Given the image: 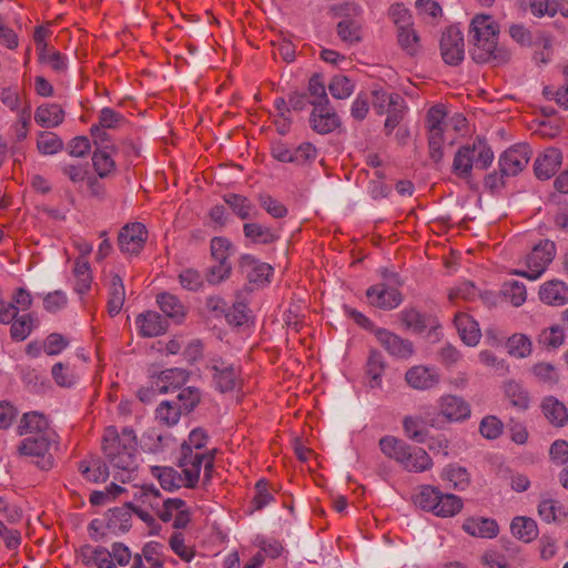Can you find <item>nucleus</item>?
<instances>
[{
	"mask_svg": "<svg viewBox=\"0 0 568 568\" xmlns=\"http://www.w3.org/2000/svg\"><path fill=\"white\" fill-rule=\"evenodd\" d=\"M102 449L113 466L114 478L125 483L132 478L138 468L135 452L136 437L132 429L123 428L121 433L115 427H108L102 439Z\"/></svg>",
	"mask_w": 568,
	"mask_h": 568,
	"instance_id": "obj_1",
	"label": "nucleus"
},
{
	"mask_svg": "<svg viewBox=\"0 0 568 568\" xmlns=\"http://www.w3.org/2000/svg\"><path fill=\"white\" fill-rule=\"evenodd\" d=\"M474 41L473 58L477 62H489L495 65L509 61L508 49L498 45L499 26L491 16L477 14L470 23V31Z\"/></svg>",
	"mask_w": 568,
	"mask_h": 568,
	"instance_id": "obj_2",
	"label": "nucleus"
},
{
	"mask_svg": "<svg viewBox=\"0 0 568 568\" xmlns=\"http://www.w3.org/2000/svg\"><path fill=\"white\" fill-rule=\"evenodd\" d=\"M207 435L201 428L193 429L187 442L181 447L180 468L186 474L189 481L199 480L202 467L204 468V477L209 479L214 463L213 452H202L205 446Z\"/></svg>",
	"mask_w": 568,
	"mask_h": 568,
	"instance_id": "obj_3",
	"label": "nucleus"
},
{
	"mask_svg": "<svg viewBox=\"0 0 568 568\" xmlns=\"http://www.w3.org/2000/svg\"><path fill=\"white\" fill-rule=\"evenodd\" d=\"M465 122L460 115L449 119L445 109L435 105L429 109L426 118V126L428 131L429 154L435 162H439L443 158V146L447 140L446 134L449 129L457 130V123Z\"/></svg>",
	"mask_w": 568,
	"mask_h": 568,
	"instance_id": "obj_4",
	"label": "nucleus"
},
{
	"mask_svg": "<svg viewBox=\"0 0 568 568\" xmlns=\"http://www.w3.org/2000/svg\"><path fill=\"white\" fill-rule=\"evenodd\" d=\"M415 504L438 517H453L463 508V501L453 494H444L434 486H423L414 498Z\"/></svg>",
	"mask_w": 568,
	"mask_h": 568,
	"instance_id": "obj_5",
	"label": "nucleus"
},
{
	"mask_svg": "<svg viewBox=\"0 0 568 568\" xmlns=\"http://www.w3.org/2000/svg\"><path fill=\"white\" fill-rule=\"evenodd\" d=\"M555 256V243L550 240L539 241L524 257L523 264L525 268L514 270L510 273L529 281H536L541 277Z\"/></svg>",
	"mask_w": 568,
	"mask_h": 568,
	"instance_id": "obj_6",
	"label": "nucleus"
},
{
	"mask_svg": "<svg viewBox=\"0 0 568 568\" xmlns=\"http://www.w3.org/2000/svg\"><path fill=\"white\" fill-rule=\"evenodd\" d=\"M57 437L26 436L17 447L20 456L29 457L42 470H49L53 466V457L50 454L51 446Z\"/></svg>",
	"mask_w": 568,
	"mask_h": 568,
	"instance_id": "obj_7",
	"label": "nucleus"
},
{
	"mask_svg": "<svg viewBox=\"0 0 568 568\" xmlns=\"http://www.w3.org/2000/svg\"><path fill=\"white\" fill-rule=\"evenodd\" d=\"M436 408L438 416L448 423H460L470 417V405L460 396L443 395L438 398Z\"/></svg>",
	"mask_w": 568,
	"mask_h": 568,
	"instance_id": "obj_8",
	"label": "nucleus"
},
{
	"mask_svg": "<svg viewBox=\"0 0 568 568\" xmlns=\"http://www.w3.org/2000/svg\"><path fill=\"white\" fill-rule=\"evenodd\" d=\"M531 151L527 144H516L506 150L499 158V170L503 175L515 176L529 163Z\"/></svg>",
	"mask_w": 568,
	"mask_h": 568,
	"instance_id": "obj_9",
	"label": "nucleus"
},
{
	"mask_svg": "<svg viewBox=\"0 0 568 568\" xmlns=\"http://www.w3.org/2000/svg\"><path fill=\"white\" fill-rule=\"evenodd\" d=\"M366 297L369 305L384 311L394 310L403 302L398 288L386 283H377L368 287Z\"/></svg>",
	"mask_w": 568,
	"mask_h": 568,
	"instance_id": "obj_10",
	"label": "nucleus"
},
{
	"mask_svg": "<svg viewBox=\"0 0 568 568\" xmlns=\"http://www.w3.org/2000/svg\"><path fill=\"white\" fill-rule=\"evenodd\" d=\"M440 51L446 63L452 65L459 64L465 54L464 37L456 27L447 28L440 39Z\"/></svg>",
	"mask_w": 568,
	"mask_h": 568,
	"instance_id": "obj_11",
	"label": "nucleus"
},
{
	"mask_svg": "<svg viewBox=\"0 0 568 568\" xmlns=\"http://www.w3.org/2000/svg\"><path fill=\"white\" fill-rule=\"evenodd\" d=\"M148 239L145 226L139 222L126 224L119 234V246L123 253L135 255L141 252Z\"/></svg>",
	"mask_w": 568,
	"mask_h": 568,
	"instance_id": "obj_12",
	"label": "nucleus"
},
{
	"mask_svg": "<svg viewBox=\"0 0 568 568\" xmlns=\"http://www.w3.org/2000/svg\"><path fill=\"white\" fill-rule=\"evenodd\" d=\"M210 369L212 372L215 387L220 392H231L239 386V372L233 364H230L222 358H214L211 362Z\"/></svg>",
	"mask_w": 568,
	"mask_h": 568,
	"instance_id": "obj_13",
	"label": "nucleus"
},
{
	"mask_svg": "<svg viewBox=\"0 0 568 568\" xmlns=\"http://www.w3.org/2000/svg\"><path fill=\"white\" fill-rule=\"evenodd\" d=\"M341 124L339 118L329 103L313 105L310 125L318 134H327Z\"/></svg>",
	"mask_w": 568,
	"mask_h": 568,
	"instance_id": "obj_14",
	"label": "nucleus"
},
{
	"mask_svg": "<svg viewBox=\"0 0 568 568\" xmlns=\"http://www.w3.org/2000/svg\"><path fill=\"white\" fill-rule=\"evenodd\" d=\"M405 381L414 389L426 390L438 385L440 375L435 367L416 365L406 372Z\"/></svg>",
	"mask_w": 568,
	"mask_h": 568,
	"instance_id": "obj_15",
	"label": "nucleus"
},
{
	"mask_svg": "<svg viewBox=\"0 0 568 568\" xmlns=\"http://www.w3.org/2000/svg\"><path fill=\"white\" fill-rule=\"evenodd\" d=\"M375 336L378 343L394 357L408 358L414 352L413 344L409 341L385 328L375 329Z\"/></svg>",
	"mask_w": 568,
	"mask_h": 568,
	"instance_id": "obj_16",
	"label": "nucleus"
},
{
	"mask_svg": "<svg viewBox=\"0 0 568 568\" xmlns=\"http://www.w3.org/2000/svg\"><path fill=\"white\" fill-rule=\"evenodd\" d=\"M151 474L155 478H158L161 487L166 490L179 489L180 487H194L199 480H194L192 483L189 481V478L185 473H179L176 469L172 467L164 466H153L151 467Z\"/></svg>",
	"mask_w": 568,
	"mask_h": 568,
	"instance_id": "obj_17",
	"label": "nucleus"
},
{
	"mask_svg": "<svg viewBox=\"0 0 568 568\" xmlns=\"http://www.w3.org/2000/svg\"><path fill=\"white\" fill-rule=\"evenodd\" d=\"M160 519L164 523L173 520V527L182 529L185 528L191 520V510L184 500L180 498H166V506L160 515Z\"/></svg>",
	"mask_w": 568,
	"mask_h": 568,
	"instance_id": "obj_18",
	"label": "nucleus"
},
{
	"mask_svg": "<svg viewBox=\"0 0 568 568\" xmlns=\"http://www.w3.org/2000/svg\"><path fill=\"white\" fill-rule=\"evenodd\" d=\"M20 435L57 437L53 429L49 427L47 418L37 412L23 415L20 425Z\"/></svg>",
	"mask_w": 568,
	"mask_h": 568,
	"instance_id": "obj_19",
	"label": "nucleus"
},
{
	"mask_svg": "<svg viewBox=\"0 0 568 568\" xmlns=\"http://www.w3.org/2000/svg\"><path fill=\"white\" fill-rule=\"evenodd\" d=\"M139 334L143 337H156L164 334L168 329V323L161 315L154 311H148L140 314L135 321Z\"/></svg>",
	"mask_w": 568,
	"mask_h": 568,
	"instance_id": "obj_20",
	"label": "nucleus"
},
{
	"mask_svg": "<svg viewBox=\"0 0 568 568\" xmlns=\"http://www.w3.org/2000/svg\"><path fill=\"white\" fill-rule=\"evenodd\" d=\"M79 558L85 566L116 568L112 560L111 552L104 547L84 545L79 550Z\"/></svg>",
	"mask_w": 568,
	"mask_h": 568,
	"instance_id": "obj_21",
	"label": "nucleus"
},
{
	"mask_svg": "<svg viewBox=\"0 0 568 568\" xmlns=\"http://www.w3.org/2000/svg\"><path fill=\"white\" fill-rule=\"evenodd\" d=\"M243 274L251 283L263 284L268 282L272 275V266L267 263L260 262L254 257L246 255L243 256L240 263Z\"/></svg>",
	"mask_w": 568,
	"mask_h": 568,
	"instance_id": "obj_22",
	"label": "nucleus"
},
{
	"mask_svg": "<svg viewBox=\"0 0 568 568\" xmlns=\"http://www.w3.org/2000/svg\"><path fill=\"white\" fill-rule=\"evenodd\" d=\"M561 153L558 149H547L535 162V173L540 180L551 178L561 164Z\"/></svg>",
	"mask_w": 568,
	"mask_h": 568,
	"instance_id": "obj_23",
	"label": "nucleus"
},
{
	"mask_svg": "<svg viewBox=\"0 0 568 568\" xmlns=\"http://www.w3.org/2000/svg\"><path fill=\"white\" fill-rule=\"evenodd\" d=\"M65 113L57 103H43L34 111V121L44 129H54L64 121Z\"/></svg>",
	"mask_w": 568,
	"mask_h": 568,
	"instance_id": "obj_24",
	"label": "nucleus"
},
{
	"mask_svg": "<svg viewBox=\"0 0 568 568\" xmlns=\"http://www.w3.org/2000/svg\"><path fill=\"white\" fill-rule=\"evenodd\" d=\"M400 465L408 471L422 473L433 466V460L425 449L407 445Z\"/></svg>",
	"mask_w": 568,
	"mask_h": 568,
	"instance_id": "obj_25",
	"label": "nucleus"
},
{
	"mask_svg": "<svg viewBox=\"0 0 568 568\" xmlns=\"http://www.w3.org/2000/svg\"><path fill=\"white\" fill-rule=\"evenodd\" d=\"M462 341L468 346H476L481 337L478 323L465 313H458L454 320Z\"/></svg>",
	"mask_w": 568,
	"mask_h": 568,
	"instance_id": "obj_26",
	"label": "nucleus"
},
{
	"mask_svg": "<svg viewBox=\"0 0 568 568\" xmlns=\"http://www.w3.org/2000/svg\"><path fill=\"white\" fill-rule=\"evenodd\" d=\"M463 529L475 537L494 538L499 532L497 523L491 518L474 517L468 518L463 524Z\"/></svg>",
	"mask_w": 568,
	"mask_h": 568,
	"instance_id": "obj_27",
	"label": "nucleus"
},
{
	"mask_svg": "<svg viewBox=\"0 0 568 568\" xmlns=\"http://www.w3.org/2000/svg\"><path fill=\"white\" fill-rule=\"evenodd\" d=\"M108 294V312L111 316H115L121 312L125 302V288L123 280L119 274H110Z\"/></svg>",
	"mask_w": 568,
	"mask_h": 568,
	"instance_id": "obj_28",
	"label": "nucleus"
},
{
	"mask_svg": "<svg viewBox=\"0 0 568 568\" xmlns=\"http://www.w3.org/2000/svg\"><path fill=\"white\" fill-rule=\"evenodd\" d=\"M539 298L548 305H564L568 302V288L561 281H548L540 286Z\"/></svg>",
	"mask_w": 568,
	"mask_h": 568,
	"instance_id": "obj_29",
	"label": "nucleus"
},
{
	"mask_svg": "<svg viewBox=\"0 0 568 568\" xmlns=\"http://www.w3.org/2000/svg\"><path fill=\"white\" fill-rule=\"evenodd\" d=\"M141 507L150 508L160 518L166 506V498H163L160 490L154 486H142L135 493Z\"/></svg>",
	"mask_w": 568,
	"mask_h": 568,
	"instance_id": "obj_30",
	"label": "nucleus"
},
{
	"mask_svg": "<svg viewBox=\"0 0 568 568\" xmlns=\"http://www.w3.org/2000/svg\"><path fill=\"white\" fill-rule=\"evenodd\" d=\"M511 535L520 541L530 542L538 537L537 523L526 516H517L510 523Z\"/></svg>",
	"mask_w": 568,
	"mask_h": 568,
	"instance_id": "obj_31",
	"label": "nucleus"
},
{
	"mask_svg": "<svg viewBox=\"0 0 568 568\" xmlns=\"http://www.w3.org/2000/svg\"><path fill=\"white\" fill-rule=\"evenodd\" d=\"M189 379V374L182 368H170L163 371L156 382L160 393L166 394L180 388Z\"/></svg>",
	"mask_w": 568,
	"mask_h": 568,
	"instance_id": "obj_32",
	"label": "nucleus"
},
{
	"mask_svg": "<svg viewBox=\"0 0 568 568\" xmlns=\"http://www.w3.org/2000/svg\"><path fill=\"white\" fill-rule=\"evenodd\" d=\"M538 515L548 524L564 523L568 518V511L565 506L551 498H545L539 501Z\"/></svg>",
	"mask_w": 568,
	"mask_h": 568,
	"instance_id": "obj_33",
	"label": "nucleus"
},
{
	"mask_svg": "<svg viewBox=\"0 0 568 568\" xmlns=\"http://www.w3.org/2000/svg\"><path fill=\"white\" fill-rule=\"evenodd\" d=\"M505 397L511 406L520 410H526L530 404V397L527 389L516 381H507L503 385Z\"/></svg>",
	"mask_w": 568,
	"mask_h": 568,
	"instance_id": "obj_34",
	"label": "nucleus"
},
{
	"mask_svg": "<svg viewBox=\"0 0 568 568\" xmlns=\"http://www.w3.org/2000/svg\"><path fill=\"white\" fill-rule=\"evenodd\" d=\"M545 417L554 426L560 427L568 422V412L565 405L555 397H546L541 403Z\"/></svg>",
	"mask_w": 568,
	"mask_h": 568,
	"instance_id": "obj_35",
	"label": "nucleus"
},
{
	"mask_svg": "<svg viewBox=\"0 0 568 568\" xmlns=\"http://www.w3.org/2000/svg\"><path fill=\"white\" fill-rule=\"evenodd\" d=\"M79 470L91 483H102L109 477L106 465L99 458L82 460L79 465Z\"/></svg>",
	"mask_w": 568,
	"mask_h": 568,
	"instance_id": "obj_36",
	"label": "nucleus"
},
{
	"mask_svg": "<svg viewBox=\"0 0 568 568\" xmlns=\"http://www.w3.org/2000/svg\"><path fill=\"white\" fill-rule=\"evenodd\" d=\"M469 145L460 148L455 154L453 162V172L462 178L467 179L471 174L473 166L475 165V154Z\"/></svg>",
	"mask_w": 568,
	"mask_h": 568,
	"instance_id": "obj_37",
	"label": "nucleus"
},
{
	"mask_svg": "<svg viewBox=\"0 0 568 568\" xmlns=\"http://www.w3.org/2000/svg\"><path fill=\"white\" fill-rule=\"evenodd\" d=\"M73 275L75 278L74 290L78 294H85L92 283V274L87 258L78 257L74 261Z\"/></svg>",
	"mask_w": 568,
	"mask_h": 568,
	"instance_id": "obj_38",
	"label": "nucleus"
},
{
	"mask_svg": "<svg viewBox=\"0 0 568 568\" xmlns=\"http://www.w3.org/2000/svg\"><path fill=\"white\" fill-rule=\"evenodd\" d=\"M243 231L247 239L257 244H270L278 237L273 229L258 223H246Z\"/></svg>",
	"mask_w": 568,
	"mask_h": 568,
	"instance_id": "obj_39",
	"label": "nucleus"
},
{
	"mask_svg": "<svg viewBox=\"0 0 568 568\" xmlns=\"http://www.w3.org/2000/svg\"><path fill=\"white\" fill-rule=\"evenodd\" d=\"M385 371L384 358L377 351H372L367 361L366 374L368 376V386L379 388L382 386V376Z\"/></svg>",
	"mask_w": 568,
	"mask_h": 568,
	"instance_id": "obj_40",
	"label": "nucleus"
},
{
	"mask_svg": "<svg viewBox=\"0 0 568 568\" xmlns=\"http://www.w3.org/2000/svg\"><path fill=\"white\" fill-rule=\"evenodd\" d=\"M158 304L161 311L170 318L180 322L184 317V306L176 296L162 293L158 295Z\"/></svg>",
	"mask_w": 568,
	"mask_h": 568,
	"instance_id": "obj_41",
	"label": "nucleus"
},
{
	"mask_svg": "<svg viewBox=\"0 0 568 568\" xmlns=\"http://www.w3.org/2000/svg\"><path fill=\"white\" fill-rule=\"evenodd\" d=\"M501 294L513 306L519 307L527 300V290L519 281H507L501 286Z\"/></svg>",
	"mask_w": 568,
	"mask_h": 568,
	"instance_id": "obj_42",
	"label": "nucleus"
},
{
	"mask_svg": "<svg viewBox=\"0 0 568 568\" xmlns=\"http://www.w3.org/2000/svg\"><path fill=\"white\" fill-rule=\"evenodd\" d=\"M63 149V141L53 132L41 131L37 135V150L43 155H53Z\"/></svg>",
	"mask_w": 568,
	"mask_h": 568,
	"instance_id": "obj_43",
	"label": "nucleus"
},
{
	"mask_svg": "<svg viewBox=\"0 0 568 568\" xmlns=\"http://www.w3.org/2000/svg\"><path fill=\"white\" fill-rule=\"evenodd\" d=\"M181 408L173 402L164 400L159 404L155 410V419L159 424L171 427L178 424L181 417Z\"/></svg>",
	"mask_w": 568,
	"mask_h": 568,
	"instance_id": "obj_44",
	"label": "nucleus"
},
{
	"mask_svg": "<svg viewBox=\"0 0 568 568\" xmlns=\"http://www.w3.org/2000/svg\"><path fill=\"white\" fill-rule=\"evenodd\" d=\"M373 95V108L377 114H385L387 110L393 106L400 105L404 100L397 93H387L384 90H374L372 92Z\"/></svg>",
	"mask_w": 568,
	"mask_h": 568,
	"instance_id": "obj_45",
	"label": "nucleus"
},
{
	"mask_svg": "<svg viewBox=\"0 0 568 568\" xmlns=\"http://www.w3.org/2000/svg\"><path fill=\"white\" fill-rule=\"evenodd\" d=\"M397 41L409 55H415L419 49V36L413 26L397 29Z\"/></svg>",
	"mask_w": 568,
	"mask_h": 568,
	"instance_id": "obj_46",
	"label": "nucleus"
},
{
	"mask_svg": "<svg viewBox=\"0 0 568 568\" xmlns=\"http://www.w3.org/2000/svg\"><path fill=\"white\" fill-rule=\"evenodd\" d=\"M31 104L26 103L17 113V121L12 125L14 139L21 142L27 139L31 125Z\"/></svg>",
	"mask_w": 568,
	"mask_h": 568,
	"instance_id": "obj_47",
	"label": "nucleus"
},
{
	"mask_svg": "<svg viewBox=\"0 0 568 568\" xmlns=\"http://www.w3.org/2000/svg\"><path fill=\"white\" fill-rule=\"evenodd\" d=\"M508 353L517 358L528 357L532 352V343L525 334L516 333L508 338Z\"/></svg>",
	"mask_w": 568,
	"mask_h": 568,
	"instance_id": "obj_48",
	"label": "nucleus"
},
{
	"mask_svg": "<svg viewBox=\"0 0 568 568\" xmlns=\"http://www.w3.org/2000/svg\"><path fill=\"white\" fill-rule=\"evenodd\" d=\"M444 480H447L450 486L455 489L464 490L469 485V474L466 468L449 465L447 466L442 475Z\"/></svg>",
	"mask_w": 568,
	"mask_h": 568,
	"instance_id": "obj_49",
	"label": "nucleus"
},
{
	"mask_svg": "<svg viewBox=\"0 0 568 568\" xmlns=\"http://www.w3.org/2000/svg\"><path fill=\"white\" fill-rule=\"evenodd\" d=\"M379 447L387 457L400 464V460L405 457L407 444L393 436H386L379 440Z\"/></svg>",
	"mask_w": 568,
	"mask_h": 568,
	"instance_id": "obj_50",
	"label": "nucleus"
},
{
	"mask_svg": "<svg viewBox=\"0 0 568 568\" xmlns=\"http://www.w3.org/2000/svg\"><path fill=\"white\" fill-rule=\"evenodd\" d=\"M355 85L351 79L345 75L337 74L332 78L328 90L335 99H347L354 92Z\"/></svg>",
	"mask_w": 568,
	"mask_h": 568,
	"instance_id": "obj_51",
	"label": "nucleus"
},
{
	"mask_svg": "<svg viewBox=\"0 0 568 568\" xmlns=\"http://www.w3.org/2000/svg\"><path fill=\"white\" fill-rule=\"evenodd\" d=\"M308 93L311 97L310 104L317 105L329 103V100L327 98L326 93V85L324 82V79L321 74H314L311 77L308 81Z\"/></svg>",
	"mask_w": 568,
	"mask_h": 568,
	"instance_id": "obj_52",
	"label": "nucleus"
},
{
	"mask_svg": "<svg viewBox=\"0 0 568 568\" xmlns=\"http://www.w3.org/2000/svg\"><path fill=\"white\" fill-rule=\"evenodd\" d=\"M224 200L242 220L253 216L254 205L246 197L239 194H227Z\"/></svg>",
	"mask_w": 568,
	"mask_h": 568,
	"instance_id": "obj_53",
	"label": "nucleus"
},
{
	"mask_svg": "<svg viewBox=\"0 0 568 568\" xmlns=\"http://www.w3.org/2000/svg\"><path fill=\"white\" fill-rule=\"evenodd\" d=\"M104 521L111 532L126 531L130 527V515L122 509L115 508L105 515Z\"/></svg>",
	"mask_w": 568,
	"mask_h": 568,
	"instance_id": "obj_54",
	"label": "nucleus"
},
{
	"mask_svg": "<svg viewBox=\"0 0 568 568\" xmlns=\"http://www.w3.org/2000/svg\"><path fill=\"white\" fill-rule=\"evenodd\" d=\"M399 316L407 329L420 333L427 327L426 317L415 308H406L399 313Z\"/></svg>",
	"mask_w": 568,
	"mask_h": 568,
	"instance_id": "obj_55",
	"label": "nucleus"
},
{
	"mask_svg": "<svg viewBox=\"0 0 568 568\" xmlns=\"http://www.w3.org/2000/svg\"><path fill=\"white\" fill-rule=\"evenodd\" d=\"M33 317L31 314H23L17 317L10 328L11 337L14 341H24L33 329Z\"/></svg>",
	"mask_w": 568,
	"mask_h": 568,
	"instance_id": "obj_56",
	"label": "nucleus"
},
{
	"mask_svg": "<svg viewBox=\"0 0 568 568\" xmlns=\"http://www.w3.org/2000/svg\"><path fill=\"white\" fill-rule=\"evenodd\" d=\"M337 34L342 41L352 44L361 40V27L353 20L344 19L337 24Z\"/></svg>",
	"mask_w": 568,
	"mask_h": 568,
	"instance_id": "obj_57",
	"label": "nucleus"
},
{
	"mask_svg": "<svg viewBox=\"0 0 568 568\" xmlns=\"http://www.w3.org/2000/svg\"><path fill=\"white\" fill-rule=\"evenodd\" d=\"M0 539L3 541L8 550H17L21 545V532L14 526H8L0 518Z\"/></svg>",
	"mask_w": 568,
	"mask_h": 568,
	"instance_id": "obj_58",
	"label": "nucleus"
},
{
	"mask_svg": "<svg viewBox=\"0 0 568 568\" xmlns=\"http://www.w3.org/2000/svg\"><path fill=\"white\" fill-rule=\"evenodd\" d=\"M565 341L562 328L558 325L541 331L538 342L547 348H558Z\"/></svg>",
	"mask_w": 568,
	"mask_h": 568,
	"instance_id": "obj_59",
	"label": "nucleus"
},
{
	"mask_svg": "<svg viewBox=\"0 0 568 568\" xmlns=\"http://www.w3.org/2000/svg\"><path fill=\"white\" fill-rule=\"evenodd\" d=\"M92 161L97 173L101 178L106 176L114 169V161L111 158V153L106 149H98L93 153Z\"/></svg>",
	"mask_w": 568,
	"mask_h": 568,
	"instance_id": "obj_60",
	"label": "nucleus"
},
{
	"mask_svg": "<svg viewBox=\"0 0 568 568\" xmlns=\"http://www.w3.org/2000/svg\"><path fill=\"white\" fill-rule=\"evenodd\" d=\"M200 402V393L194 387H185L181 389L176 397V402H173L174 405H178L181 408V413L191 412L196 404Z\"/></svg>",
	"mask_w": 568,
	"mask_h": 568,
	"instance_id": "obj_61",
	"label": "nucleus"
},
{
	"mask_svg": "<svg viewBox=\"0 0 568 568\" xmlns=\"http://www.w3.org/2000/svg\"><path fill=\"white\" fill-rule=\"evenodd\" d=\"M388 17L399 28L413 26L412 14L404 3H394L388 9Z\"/></svg>",
	"mask_w": 568,
	"mask_h": 568,
	"instance_id": "obj_62",
	"label": "nucleus"
},
{
	"mask_svg": "<svg viewBox=\"0 0 568 568\" xmlns=\"http://www.w3.org/2000/svg\"><path fill=\"white\" fill-rule=\"evenodd\" d=\"M532 375L541 383L555 384L559 379L558 372L550 363L541 362L531 367Z\"/></svg>",
	"mask_w": 568,
	"mask_h": 568,
	"instance_id": "obj_63",
	"label": "nucleus"
},
{
	"mask_svg": "<svg viewBox=\"0 0 568 568\" xmlns=\"http://www.w3.org/2000/svg\"><path fill=\"white\" fill-rule=\"evenodd\" d=\"M51 374H52L54 382L59 386L71 387L72 385L75 384V381H77L75 374L69 366H67L62 363L54 364L52 367Z\"/></svg>",
	"mask_w": 568,
	"mask_h": 568,
	"instance_id": "obj_64",
	"label": "nucleus"
}]
</instances>
